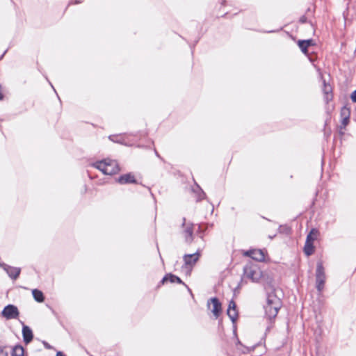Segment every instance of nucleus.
<instances>
[{"mask_svg": "<svg viewBox=\"0 0 356 356\" xmlns=\"http://www.w3.org/2000/svg\"><path fill=\"white\" fill-rule=\"evenodd\" d=\"M264 275H265L264 277H262L261 279L264 282V284L265 285L266 290L268 291V293L269 292L268 291L272 290V291H274V293H275V290L274 289V285H273V277L268 274L264 273Z\"/></svg>", "mask_w": 356, "mask_h": 356, "instance_id": "nucleus-13", "label": "nucleus"}, {"mask_svg": "<svg viewBox=\"0 0 356 356\" xmlns=\"http://www.w3.org/2000/svg\"><path fill=\"white\" fill-rule=\"evenodd\" d=\"M319 234L318 231L316 229H312L307 236L306 241L307 243H312L317 238Z\"/></svg>", "mask_w": 356, "mask_h": 356, "instance_id": "nucleus-17", "label": "nucleus"}, {"mask_svg": "<svg viewBox=\"0 0 356 356\" xmlns=\"http://www.w3.org/2000/svg\"><path fill=\"white\" fill-rule=\"evenodd\" d=\"M24 350L22 346H15L12 352V356H24Z\"/></svg>", "mask_w": 356, "mask_h": 356, "instance_id": "nucleus-20", "label": "nucleus"}, {"mask_svg": "<svg viewBox=\"0 0 356 356\" xmlns=\"http://www.w3.org/2000/svg\"><path fill=\"white\" fill-rule=\"evenodd\" d=\"M282 307L281 299L277 296L274 291L268 293L266 303L264 305L266 317L271 321L275 318L278 313V311Z\"/></svg>", "mask_w": 356, "mask_h": 356, "instance_id": "nucleus-1", "label": "nucleus"}, {"mask_svg": "<svg viewBox=\"0 0 356 356\" xmlns=\"http://www.w3.org/2000/svg\"><path fill=\"white\" fill-rule=\"evenodd\" d=\"M264 273L257 264L249 263L243 268V280H249L252 282H258L261 277H264Z\"/></svg>", "mask_w": 356, "mask_h": 356, "instance_id": "nucleus-2", "label": "nucleus"}, {"mask_svg": "<svg viewBox=\"0 0 356 356\" xmlns=\"http://www.w3.org/2000/svg\"><path fill=\"white\" fill-rule=\"evenodd\" d=\"M109 140L115 142V143H119L122 144H125L124 143V140H122V137L118 135H111L108 137Z\"/></svg>", "mask_w": 356, "mask_h": 356, "instance_id": "nucleus-23", "label": "nucleus"}, {"mask_svg": "<svg viewBox=\"0 0 356 356\" xmlns=\"http://www.w3.org/2000/svg\"><path fill=\"white\" fill-rule=\"evenodd\" d=\"M20 323L22 325V336L24 341L26 344H28L33 338V332L29 326L24 324L23 321H20Z\"/></svg>", "mask_w": 356, "mask_h": 356, "instance_id": "nucleus-10", "label": "nucleus"}, {"mask_svg": "<svg viewBox=\"0 0 356 356\" xmlns=\"http://www.w3.org/2000/svg\"><path fill=\"white\" fill-rule=\"evenodd\" d=\"M155 154H156V155L158 157H159V154H158V152H156V150H155Z\"/></svg>", "mask_w": 356, "mask_h": 356, "instance_id": "nucleus-29", "label": "nucleus"}, {"mask_svg": "<svg viewBox=\"0 0 356 356\" xmlns=\"http://www.w3.org/2000/svg\"><path fill=\"white\" fill-rule=\"evenodd\" d=\"M300 21H301L302 22H305V19H304V18H301V19H300Z\"/></svg>", "mask_w": 356, "mask_h": 356, "instance_id": "nucleus-30", "label": "nucleus"}, {"mask_svg": "<svg viewBox=\"0 0 356 356\" xmlns=\"http://www.w3.org/2000/svg\"><path fill=\"white\" fill-rule=\"evenodd\" d=\"M2 264H5L4 263H0V266L1 267Z\"/></svg>", "mask_w": 356, "mask_h": 356, "instance_id": "nucleus-31", "label": "nucleus"}, {"mask_svg": "<svg viewBox=\"0 0 356 356\" xmlns=\"http://www.w3.org/2000/svg\"><path fill=\"white\" fill-rule=\"evenodd\" d=\"M200 257V252L199 250H197L194 254H185L184 256L183 259L184 261V266H183V270L187 274H189L191 273L193 266L199 260Z\"/></svg>", "mask_w": 356, "mask_h": 356, "instance_id": "nucleus-4", "label": "nucleus"}, {"mask_svg": "<svg viewBox=\"0 0 356 356\" xmlns=\"http://www.w3.org/2000/svg\"><path fill=\"white\" fill-rule=\"evenodd\" d=\"M56 356H65L61 352H58Z\"/></svg>", "mask_w": 356, "mask_h": 356, "instance_id": "nucleus-28", "label": "nucleus"}, {"mask_svg": "<svg viewBox=\"0 0 356 356\" xmlns=\"http://www.w3.org/2000/svg\"><path fill=\"white\" fill-rule=\"evenodd\" d=\"M204 197H205V193L202 191L200 194L199 195L197 199H198V200H201L204 199Z\"/></svg>", "mask_w": 356, "mask_h": 356, "instance_id": "nucleus-26", "label": "nucleus"}, {"mask_svg": "<svg viewBox=\"0 0 356 356\" xmlns=\"http://www.w3.org/2000/svg\"><path fill=\"white\" fill-rule=\"evenodd\" d=\"M33 296L35 301L38 302H42L44 300L43 293L38 289H33L32 291Z\"/></svg>", "mask_w": 356, "mask_h": 356, "instance_id": "nucleus-19", "label": "nucleus"}, {"mask_svg": "<svg viewBox=\"0 0 356 356\" xmlns=\"http://www.w3.org/2000/svg\"><path fill=\"white\" fill-rule=\"evenodd\" d=\"M0 356H8V354L4 351L3 348L0 346Z\"/></svg>", "mask_w": 356, "mask_h": 356, "instance_id": "nucleus-25", "label": "nucleus"}, {"mask_svg": "<svg viewBox=\"0 0 356 356\" xmlns=\"http://www.w3.org/2000/svg\"><path fill=\"white\" fill-rule=\"evenodd\" d=\"M245 254L257 261H264L265 259V255H264L263 251L261 250H249V251H247L245 253Z\"/></svg>", "mask_w": 356, "mask_h": 356, "instance_id": "nucleus-11", "label": "nucleus"}, {"mask_svg": "<svg viewBox=\"0 0 356 356\" xmlns=\"http://www.w3.org/2000/svg\"><path fill=\"white\" fill-rule=\"evenodd\" d=\"M236 305L234 301H230L227 309V315L232 322H234L237 317Z\"/></svg>", "mask_w": 356, "mask_h": 356, "instance_id": "nucleus-14", "label": "nucleus"}, {"mask_svg": "<svg viewBox=\"0 0 356 356\" xmlns=\"http://www.w3.org/2000/svg\"><path fill=\"white\" fill-rule=\"evenodd\" d=\"M207 307L211 309L216 318H217L221 312V304L218 299L216 298H212L207 302Z\"/></svg>", "mask_w": 356, "mask_h": 356, "instance_id": "nucleus-7", "label": "nucleus"}, {"mask_svg": "<svg viewBox=\"0 0 356 356\" xmlns=\"http://www.w3.org/2000/svg\"><path fill=\"white\" fill-rule=\"evenodd\" d=\"M166 281H170V282L172 283H174V282H177V283H179V284H184L181 281V280L176 276V275H174L172 274H168L166 275L162 280V283H164Z\"/></svg>", "mask_w": 356, "mask_h": 356, "instance_id": "nucleus-16", "label": "nucleus"}, {"mask_svg": "<svg viewBox=\"0 0 356 356\" xmlns=\"http://www.w3.org/2000/svg\"><path fill=\"white\" fill-rule=\"evenodd\" d=\"M183 234L185 240L187 243H191L193 241V224L191 222H186V219L184 218L183 222Z\"/></svg>", "mask_w": 356, "mask_h": 356, "instance_id": "nucleus-8", "label": "nucleus"}, {"mask_svg": "<svg viewBox=\"0 0 356 356\" xmlns=\"http://www.w3.org/2000/svg\"><path fill=\"white\" fill-rule=\"evenodd\" d=\"M1 268L6 272L8 275L13 280H15L18 278L21 268L17 267H13L7 264H2Z\"/></svg>", "mask_w": 356, "mask_h": 356, "instance_id": "nucleus-9", "label": "nucleus"}, {"mask_svg": "<svg viewBox=\"0 0 356 356\" xmlns=\"http://www.w3.org/2000/svg\"><path fill=\"white\" fill-rule=\"evenodd\" d=\"M323 90L325 95L326 101H329L332 98V87L330 84L326 83L325 81H323Z\"/></svg>", "mask_w": 356, "mask_h": 356, "instance_id": "nucleus-18", "label": "nucleus"}, {"mask_svg": "<svg viewBox=\"0 0 356 356\" xmlns=\"http://www.w3.org/2000/svg\"><path fill=\"white\" fill-rule=\"evenodd\" d=\"M350 118H341V124L340 126L341 129H343L348 124Z\"/></svg>", "mask_w": 356, "mask_h": 356, "instance_id": "nucleus-24", "label": "nucleus"}, {"mask_svg": "<svg viewBox=\"0 0 356 356\" xmlns=\"http://www.w3.org/2000/svg\"><path fill=\"white\" fill-rule=\"evenodd\" d=\"M312 40H299L298 42V47L305 54L307 53V48L312 44Z\"/></svg>", "mask_w": 356, "mask_h": 356, "instance_id": "nucleus-15", "label": "nucleus"}, {"mask_svg": "<svg viewBox=\"0 0 356 356\" xmlns=\"http://www.w3.org/2000/svg\"><path fill=\"white\" fill-rule=\"evenodd\" d=\"M340 114H341V118H350V109L346 106H343L341 110Z\"/></svg>", "mask_w": 356, "mask_h": 356, "instance_id": "nucleus-22", "label": "nucleus"}, {"mask_svg": "<svg viewBox=\"0 0 356 356\" xmlns=\"http://www.w3.org/2000/svg\"><path fill=\"white\" fill-rule=\"evenodd\" d=\"M117 181L120 184L136 183V180L134 177V175L131 173H127L121 175L118 178Z\"/></svg>", "mask_w": 356, "mask_h": 356, "instance_id": "nucleus-12", "label": "nucleus"}, {"mask_svg": "<svg viewBox=\"0 0 356 356\" xmlns=\"http://www.w3.org/2000/svg\"><path fill=\"white\" fill-rule=\"evenodd\" d=\"M351 99L353 102H356V90L352 93Z\"/></svg>", "mask_w": 356, "mask_h": 356, "instance_id": "nucleus-27", "label": "nucleus"}, {"mask_svg": "<svg viewBox=\"0 0 356 356\" xmlns=\"http://www.w3.org/2000/svg\"><path fill=\"white\" fill-rule=\"evenodd\" d=\"M1 316L6 320L17 319L19 316V312L15 305H8L2 310Z\"/></svg>", "mask_w": 356, "mask_h": 356, "instance_id": "nucleus-6", "label": "nucleus"}, {"mask_svg": "<svg viewBox=\"0 0 356 356\" xmlns=\"http://www.w3.org/2000/svg\"><path fill=\"white\" fill-rule=\"evenodd\" d=\"M92 166L108 175L116 174L120 171L117 161L110 159L98 161L92 163Z\"/></svg>", "mask_w": 356, "mask_h": 356, "instance_id": "nucleus-3", "label": "nucleus"}, {"mask_svg": "<svg viewBox=\"0 0 356 356\" xmlns=\"http://www.w3.org/2000/svg\"><path fill=\"white\" fill-rule=\"evenodd\" d=\"M316 288L318 291H321L324 287L325 282V274L324 268L323 266V263L321 261H318L316 266Z\"/></svg>", "mask_w": 356, "mask_h": 356, "instance_id": "nucleus-5", "label": "nucleus"}, {"mask_svg": "<svg viewBox=\"0 0 356 356\" xmlns=\"http://www.w3.org/2000/svg\"><path fill=\"white\" fill-rule=\"evenodd\" d=\"M304 252L307 255H311L314 252V245L312 243L305 242Z\"/></svg>", "mask_w": 356, "mask_h": 356, "instance_id": "nucleus-21", "label": "nucleus"}]
</instances>
